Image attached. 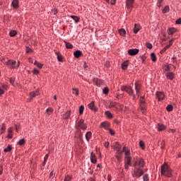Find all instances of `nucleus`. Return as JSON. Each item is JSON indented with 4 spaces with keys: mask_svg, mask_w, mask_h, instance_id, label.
<instances>
[{
    "mask_svg": "<svg viewBox=\"0 0 181 181\" xmlns=\"http://www.w3.org/2000/svg\"><path fill=\"white\" fill-rule=\"evenodd\" d=\"M83 112H84V106L81 105L79 107V114L81 115V114H83Z\"/></svg>",
    "mask_w": 181,
    "mask_h": 181,
    "instance_id": "45",
    "label": "nucleus"
},
{
    "mask_svg": "<svg viewBox=\"0 0 181 181\" xmlns=\"http://www.w3.org/2000/svg\"><path fill=\"white\" fill-rule=\"evenodd\" d=\"M104 83V81L100 79H96V84H103Z\"/></svg>",
    "mask_w": 181,
    "mask_h": 181,
    "instance_id": "55",
    "label": "nucleus"
},
{
    "mask_svg": "<svg viewBox=\"0 0 181 181\" xmlns=\"http://www.w3.org/2000/svg\"><path fill=\"white\" fill-rule=\"evenodd\" d=\"M17 144L22 146L25 144V139H20Z\"/></svg>",
    "mask_w": 181,
    "mask_h": 181,
    "instance_id": "40",
    "label": "nucleus"
},
{
    "mask_svg": "<svg viewBox=\"0 0 181 181\" xmlns=\"http://www.w3.org/2000/svg\"><path fill=\"white\" fill-rule=\"evenodd\" d=\"M112 147L113 149H116L117 152V155L116 156L117 160H121V155H122V151H121V144H119V142H115Z\"/></svg>",
    "mask_w": 181,
    "mask_h": 181,
    "instance_id": "2",
    "label": "nucleus"
},
{
    "mask_svg": "<svg viewBox=\"0 0 181 181\" xmlns=\"http://www.w3.org/2000/svg\"><path fill=\"white\" fill-rule=\"evenodd\" d=\"M47 159H49V154H46L45 156L44 157V163L43 165L46 164V162H47Z\"/></svg>",
    "mask_w": 181,
    "mask_h": 181,
    "instance_id": "48",
    "label": "nucleus"
},
{
    "mask_svg": "<svg viewBox=\"0 0 181 181\" xmlns=\"http://www.w3.org/2000/svg\"><path fill=\"white\" fill-rule=\"evenodd\" d=\"M128 53L130 56H136L139 53V49H130L128 50Z\"/></svg>",
    "mask_w": 181,
    "mask_h": 181,
    "instance_id": "9",
    "label": "nucleus"
},
{
    "mask_svg": "<svg viewBox=\"0 0 181 181\" xmlns=\"http://www.w3.org/2000/svg\"><path fill=\"white\" fill-rule=\"evenodd\" d=\"M139 145H140V148H141L142 149H145V144L144 143V141H140L139 142Z\"/></svg>",
    "mask_w": 181,
    "mask_h": 181,
    "instance_id": "49",
    "label": "nucleus"
},
{
    "mask_svg": "<svg viewBox=\"0 0 181 181\" xmlns=\"http://www.w3.org/2000/svg\"><path fill=\"white\" fill-rule=\"evenodd\" d=\"M156 95L158 101H162V100H165V93L163 92H157Z\"/></svg>",
    "mask_w": 181,
    "mask_h": 181,
    "instance_id": "11",
    "label": "nucleus"
},
{
    "mask_svg": "<svg viewBox=\"0 0 181 181\" xmlns=\"http://www.w3.org/2000/svg\"><path fill=\"white\" fill-rule=\"evenodd\" d=\"M138 166L139 168L142 169L145 166V161L142 158H138L135 163L134 166Z\"/></svg>",
    "mask_w": 181,
    "mask_h": 181,
    "instance_id": "6",
    "label": "nucleus"
},
{
    "mask_svg": "<svg viewBox=\"0 0 181 181\" xmlns=\"http://www.w3.org/2000/svg\"><path fill=\"white\" fill-rule=\"evenodd\" d=\"M9 81L13 86L15 85V78H10Z\"/></svg>",
    "mask_w": 181,
    "mask_h": 181,
    "instance_id": "52",
    "label": "nucleus"
},
{
    "mask_svg": "<svg viewBox=\"0 0 181 181\" xmlns=\"http://www.w3.org/2000/svg\"><path fill=\"white\" fill-rule=\"evenodd\" d=\"M105 114L107 118H112V114L110 111H106Z\"/></svg>",
    "mask_w": 181,
    "mask_h": 181,
    "instance_id": "37",
    "label": "nucleus"
},
{
    "mask_svg": "<svg viewBox=\"0 0 181 181\" xmlns=\"http://www.w3.org/2000/svg\"><path fill=\"white\" fill-rule=\"evenodd\" d=\"M78 127L81 129H83V131H86L87 129V125L84 124V119H81L78 121Z\"/></svg>",
    "mask_w": 181,
    "mask_h": 181,
    "instance_id": "8",
    "label": "nucleus"
},
{
    "mask_svg": "<svg viewBox=\"0 0 181 181\" xmlns=\"http://www.w3.org/2000/svg\"><path fill=\"white\" fill-rule=\"evenodd\" d=\"M170 65H168L166 69H165V71H167V73H169V71H170Z\"/></svg>",
    "mask_w": 181,
    "mask_h": 181,
    "instance_id": "59",
    "label": "nucleus"
},
{
    "mask_svg": "<svg viewBox=\"0 0 181 181\" xmlns=\"http://www.w3.org/2000/svg\"><path fill=\"white\" fill-rule=\"evenodd\" d=\"M170 9L169 8V6H165V8L163 9V13H168Z\"/></svg>",
    "mask_w": 181,
    "mask_h": 181,
    "instance_id": "36",
    "label": "nucleus"
},
{
    "mask_svg": "<svg viewBox=\"0 0 181 181\" xmlns=\"http://www.w3.org/2000/svg\"><path fill=\"white\" fill-rule=\"evenodd\" d=\"M161 175L163 176H166L167 177H172L173 175V172H172V169H170V166L168 164H163L161 166Z\"/></svg>",
    "mask_w": 181,
    "mask_h": 181,
    "instance_id": "1",
    "label": "nucleus"
},
{
    "mask_svg": "<svg viewBox=\"0 0 181 181\" xmlns=\"http://www.w3.org/2000/svg\"><path fill=\"white\" fill-rule=\"evenodd\" d=\"M110 93V89L108 88H105L103 89V94H108Z\"/></svg>",
    "mask_w": 181,
    "mask_h": 181,
    "instance_id": "50",
    "label": "nucleus"
},
{
    "mask_svg": "<svg viewBox=\"0 0 181 181\" xmlns=\"http://www.w3.org/2000/svg\"><path fill=\"white\" fill-rule=\"evenodd\" d=\"M67 112H69V111H67L66 113L63 115L64 119H68V118H69V113H67Z\"/></svg>",
    "mask_w": 181,
    "mask_h": 181,
    "instance_id": "54",
    "label": "nucleus"
},
{
    "mask_svg": "<svg viewBox=\"0 0 181 181\" xmlns=\"http://www.w3.org/2000/svg\"><path fill=\"white\" fill-rule=\"evenodd\" d=\"M146 46L147 49H152V47H153V45L150 42L146 43Z\"/></svg>",
    "mask_w": 181,
    "mask_h": 181,
    "instance_id": "51",
    "label": "nucleus"
},
{
    "mask_svg": "<svg viewBox=\"0 0 181 181\" xmlns=\"http://www.w3.org/2000/svg\"><path fill=\"white\" fill-rule=\"evenodd\" d=\"M141 87L142 86H141V83H139V82L135 83L136 94L138 97H139V91L141 90Z\"/></svg>",
    "mask_w": 181,
    "mask_h": 181,
    "instance_id": "10",
    "label": "nucleus"
},
{
    "mask_svg": "<svg viewBox=\"0 0 181 181\" xmlns=\"http://www.w3.org/2000/svg\"><path fill=\"white\" fill-rule=\"evenodd\" d=\"M143 180H144V181H148V180H149V175L145 174V175L143 176Z\"/></svg>",
    "mask_w": 181,
    "mask_h": 181,
    "instance_id": "43",
    "label": "nucleus"
},
{
    "mask_svg": "<svg viewBox=\"0 0 181 181\" xmlns=\"http://www.w3.org/2000/svg\"><path fill=\"white\" fill-rule=\"evenodd\" d=\"M52 13H54V15H57V10L56 8H54V9L52 10Z\"/></svg>",
    "mask_w": 181,
    "mask_h": 181,
    "instance_id": "63",
    "label": "nucleus"
},
{
    "mask_svg": "<svg viewBox=\"0 0 181 181\" xmlns=\"http://www.w3.org/2000/svg\"><path fill=\"white\" fill-rule=\"evenodd\" d=\"M83 69L84 70H88V65H87V62H83Z\"/></svg>",
    "mask_w": 181,
    "mask_h": 181,
    "instance_id": "53",
    "label": "nucleus"
},
{
    "mask_svg": "<svg viewBox=\"0 0 181 181\" xmlns=\"http://www.w3.org/2000/svg\"><path fill=\"white\" fill-rule=\"evenodd\" d=\"M167 111L170 112L173 110V106L172 105H168L166 107Z\"/></svg>",
    "mask_w": 181,
    "mask_h": 181,
    "instance_id": "41",
    "label": "nucleus"
},
{
    "mask_svg": "<svg viewBox=\"0 0 181 181\" xmlns=\"http://www.w3.org/2000/svg\"><path fill=\"white\" fill-rule=\"evenodd\" d=\"M129 166H131V165H128V163L124 164V168L126 169V170H128V168H129Z\"/></svg>",
    "mask_w": 181,
    "mask_h": 181,
    "instance_id": "60",
    "label": "nucleus"
},
{
    "mask_svg": "<svg viewBox=\"0 0 181 181\" xmlns=\"http://www.w3.org/2000/svg\"><path fill=\"white\" fill-rule=\"evenodd\" d=\"M142 175H144V170H142V168H136L133 174H132V176L133 177H137L139 178L141 177V176H142Z\"/></svg>",
    "mask_w": 181,
    "mask_h": 181,
    "instance_id": "5",
    "label": "nucleus"
},
{
    "mask_svg": "<svg viewBox=\"0 0 181 181\" xmlns=\"http://www.w3.org/2000/svg\"><path fill=\"white\" fill-rule=\"evenodd\" d=\"M169 47H170V45L165 46L163 49L160 50V54H163V53H165V52H166V50L169 49Z\"/></svg>",
    "mask_w": 181,
    "mask_h": 181,
    "instance_id": "35",
    "label": "nucleus"
},
{
    "mask_svg": "<svg viewBox=\"0 0 181 181\" xmlns=\"http://www.w3.org/2000/svg\"><path fill=\"white\" fill-rule=\"evenodd\" d=\"M158 146H160L161 149H165V140L158 141Z\"/></svg>",
    "mask_w": 181,
    "mask_h": 181,
    "instance_id": "30",
    "label": "nucleus"
},
{
    "mask_svg": "<svg viewBox=\"0 0 181 181\" xmlns=\"http://www.w3.org/2000/svg\"><path fill=\"white\" fill-rule=\"evenodd\" d=\"M104 146L105 148H110V142H108V141L105 142Z\"/></svg>",
    "mask_w": 181,
    "mask_h": 181,
    "instance_id": "56",
    "label": "nucleus"
},
{
    "mask_svg": "<svg viewBox=\"0 0 181 181\" xmlns=\"http://www.w3.org/2000/svg\"><path fill=\"white\" fill-rule=\"evenodd\" d=\"M158 131H165L166 129V127L162 124H158L157 126Z\"/></svg>",
    "mask_w": 181,
    "mask_h": 181,
    "instance_id": "20",
    "label": "nucleus"
},
{
    "mask_svg": "<svg viewBox=\"0 0 181 181\" xmlns=\"http://www.w3.org/2000/svg\"><path fill=\"white\" fill-rule=\"evenodd\" d=\"M109 132L110 135H115V132L111 129H109Z\"/></svg>",
    "mask_w": 181,
    "mask_h": 181,
    "instance_id": "57",
    "label": "nucleus"
},
{
    "mask_svg": "<svg viewBox=\"0 0 181 181\" xmlns=\"http://www.w3.org/2000/svg\"><path fill=\"white\" fill-rule=\"evenodd\" d=\"M122 91H125L129 95H133V100H135V95H134V90L129 86H123L122 88Z\"/></svg>",
    "mask_w": 181,
    "mask_h": 181,
    "instance_id": "4",
    "label": "nucleus"
},
{
    "mask_svg": "<svg viewBox=\"0 0 181 181\" xmlns=\"http://www.w3.org/2000/svg\"><path fill=\"white\" fill-rule=\"evenodd\" d=\"M107 4L110 5H115L116 0H105Z\"/></svg>",
    "mask_w": 181,
    "mask_h": 181,
    "instance_id": "42",
    "label": "nucleus"
},
{
    "mask_svg": "<svg viewBox=\"0 0 181 181\" xmlns=\"http://www.w3.org/2000/svg\"><path fill=\"white\" fill-rule=\"evenodd\" d=\"M140 107H141L142 114H145V110H146V107L145 105V100H141Z\"/></svg>",
    "mask_w": 181,
    "mask_h": 181,
    "instance_id": "12",
    "label": "nucleus"
},
{
    "mask_svg": "<svg viewBox=\"0 0 181 181\" xmlns=\"http://www.w3.org/2000/svg\"><path fill=\"white\" fill-rule=\"evenodd\" d=\"M88 106L90 110H92V111H94L95 112L97 111V107H95V105H94V101L89 103Z\"/></svg>",
    "mask_w": 181,
    "mask_h": 181,
    "instance_id": "15",
    "label": "nucleus"
},
{
    "mask_svg": "<svg viewBox=\"0 0 181 181\" xmlns=\"http://www.w3.org/2000/svg\"><path fill=\"white\" fill-rule=\"evenodd\" d=\"M34 65L37 66V67H38V69H42L43 67V64H40V62H38L37 61H35L34 62Z\"/></svg>",
    "mask_w": 181,
    "mask_h": 181,
    "instance_id": "33",
    "label": "nucleus"
},
{
    "mask_svg": "<svg viewBox=\"0 0 181 181\" xmlns=\"http://www.w3.org/2000/svg\"><path fill=\"white\" fill-rule=\"evenodd\" d=\"M91 135H92L91 132H88L86 133V141H88H88H90V139H91Z\"/></svg>",
    "mask_w": 181,
    "mask_h": 181,
    "instance_id": "29",
    "label": "nucleus"
},
{
    "mask_svg": "<svg viewBox=\"0 0 181 181\" xmlns=\"http://www.w3.org/2000/svg\"><path fill=\"white\" fill-rule=\"evenodd\" d=\"M47 114H49V115H50V114H52V112H53V109L52 107H48L47 110H46Z\"/></svg>",
    "mask_w": 181,
    "mask_h": 181,
    "instance_id": "47",
    "label": "nucleus"
},
{
    "mask_svg": "<svg viewBox=\"0 0 181 181\" xmlns=\"http://www.w3.org/2000/svg\"><path fill=\"white\" fill-rule=\"evenodd\" d=\"M173 63H176V57H173L172 59H171Z\"/></svg>",
    "mask_w": 181,
    "mask_h": 181,
    "instance_id": "64",
    "label": "nucleus"
},
{
    "mask_svg": "<svg viewBox=\"0 0 181 181\" xmlns=\"http://www.w3.org/2000/svg\"><path fill=\"white\" fill-rule=\"evenodd\" d=\"M175 23L177 25H181V18H178L176 21Z\"/></svg>",
    "mask_w": 181,
    "mask_h": 181,
    "instance_id": "58",
    "label": "nucleus"
},
{
    "mask_svg": "<svg viewBox=\"0 0 181 181\" xmlns=\"http://www.w3.org/2000/svg\"><path fill=\"white\" fill-rule=\"evenodd\" d=\"M176 33V28H170L168 30V35H173V33Z\"/></svg>",
    "mask_w": 181,
    "mask_h": 181,
    "instance_id": "25",
    "label": "nucleus"
},
{
    "mask_svg": "<svg viewBox=\"0 0 181 181\" xmlns=\"http://www.w3.org/2000/svg\"><path fill=\"white\" fill-rule=\"evenodd\" d=\"M129 62L128 61H126L124 62H123L122 64V70H127V69H128V64H129Z\"/></svg>",
    "mask_w": 181,
    "mask_h": 181,
    "instance_id": "23",
    "label": "nucleus"
},
{
    "mask_svg": "<svg viewBox=\"0 0 181 181\" xmlns=\"http://www.w3.org/2000/svg\"><path fill=\"white\" fill-rule=\"evenodd\" d=\"M152 62H156V55L155 53H151V54Z\"/></svg>",
    "mask_w": 181,
    "mask_h": 181,
    "instance_id": "39",
    "label": "nucleus"
},
{
    "mask_svg": "<svg viewBox=\"0 0 181 181\" xmlns=\"http://www.w3.org/2000/svg\"><path fill=\"white\" fill-rule=\"evenodd\" d=\"M11 151H12V146L11 145H8L7 146V148L4 149V152H5V153L11 152Z\"/></svg>",
    "mask_w": 181,
    "mask_h": 181,
    "instance_id": "34",
    "label": "nucleus"
},
{
    "mask_svg": "<svg viewBox=\"0 0 181 181\" xmlns=\"http://www.w3.org/2000/svg\"><path fill=\"white\" fill-rule=\"evenodd\" d=\"M141 30V25L139 24H135L134 28V33L136 34Z\"/></svg>",
    "mask_w": 181,
    "mask_h": 181,
    "instance_id": "19",
    "label": "nucleus"
},
{
    "mask_svg": "<svg viewBox=\"0 0 181 181\" xmlns=\"http://www.w3.org/2000/svg\"><path fill=\"white\" fill-rule=\"evenodd\" d=\"M6 66H7L9 69H19V62L16 63V61L13 60H8L7 62H4Z\"/></svg>",
    "mask_w": 181,
    "mask_h": 181,
    "instance_id": "3",
    "label": "nucleus"
},
{
    "mask_svg": "<svg viewBox=\"0 0 181 181\" xmlns=\"http://www.w3.org/2000/svg\"><path fill=\"white\" fill-rule=\"evenodd\" d=\"M71 22L74 21L75 23H77L78 22V17L76 16H70Z\"/></svg>",
    "mask_w": 181,
    "mask_h": 181,
    "instance_id": "24",
    "label": "nucleus"
},
{
    "mask_svg": "<svg viewBox=\"0 0 181 181\" xmlns=\"http://www.w3.org/2000/svg\"><path fill=\"white\" fill-rule=\"evenodd\" d=\"M124 153V156H131V151L129 149L127 148L125 146L123 147L122 153Z\"/></svg>",
    "mask_w": 181,
    "mask_h": 181,
    "instance_id": "16",
    "label": "nucleus"
},
{
    "mask_svg": "<svg viewBox=\"0 0 181 181\" xmlns=\"http://www.w3.org/2000/svg\"><path fill=\"white\" fill-rule=\"evenodd\" d=\"M17 32H16V30H10V32H9V36H11V37H13L14 36H16V35H17Z\"/></svg>",
    "mask_w": 181,
    "mask_h": 181,
    "instance_id": "28",
    "label": "nucleus"
},
{
    "mask_svg": "<svg viewBox=\"0 0 181 181\" xmlns=\"http://www.w3.org/2000/svg\"><path fill=\"white\" fill-rule=\"evenodd\" d=\"M6 129V127H5V124H2V125H0V135L2 134H5V130Z\"/></svg>",
    "mask_w": 181,
    "mask_h": 181,
    "instance_id": "22",
    "label": "nucleus"
},
{
    "mask_svg": "<svg viewBox=\"0 0 181 181\" xmlns=\"http://www.w3.org/2000/svg\"><path fill=\"white\" fill-rule=\"evenodd\" d=\"M33 74H39V70H37V69H34V70L33 71Z\"/></svg>",
    "mask_w": 181,
    "mask_h": 181,
    "instance_id": "61",
    "label": "nucleus"
},
{
    "mask_svg": "<svg viewBox=\"0 0 181 181\" xmlns=\"http://www.w3.org/2000/svg\"><path fill=\"white\" fill-rule=\"evenodd\" d=\"M165 76L168 80H173V78H175V74L172 71L167 72Z\"/></svg>",
    "mask_w": 181,
    "mask_h": 181,
    "instance_id": "14",
    "label": "nucleus"
},
{
    "mask_svg": "<svg viewBox=\"0 0 181 181\" xmlns=\"http://www.w3.org/2000/svg\"><path fill=\"white\" fill-rule=\"evenodd\" d=\"M72 94L74 95H78V89L77 88L72 89Z\"/></svg>",
    "mask_w": 181,
    "mask_h": 181,
    "instance_id": "38",
    "label": "nucleus"
},
{
    "mask_svg": "<svg viewBox=\"0 0 181 181\" xmlns=\"http://www.w3.org/2000/svg\"><path fill=\"white\" fill-rule=\"evenodd\" d=\"M162 4H163V0H158L157 6L160 8V6H162Z\"/></svg>",
    "mask_w": 181,
    "mask_h": 181,
    "instance_id": "46",
    "label": "nucleus"
},
{
    "mask_svg": "<svg viewBox=\"0 0 181 181\" xmlns=\"http://www.w3.org/2000/svg\"><path fill=\"white\" fill-rule=\"evenodd\" d=\"M83 52L80 50H76V52H74V56L76 57V59H78L81 56H82Z\"/></svg>",
    "mask_w": 181,
    "mask_h": 181,
    "instance_id": "17",
    "label": "nucleus"
},
{
    "mask_svg": "<svg viewBox=\"0 0 181 181\" xmlns=\"http://www.w3.org/2000/svg\"><path fill=\"white\" fill-rule=\"evenodd\" d=\"M119 33L121 36H125V35L127 34V31H125V29L121 28L119 30Z\"/></svg>",
    "mask_w": 181,
    "mask_h": 181,
    "instance_id": "31",
    "label": "nucleus"
},
{
    "mask_svg": "<svg viewBox=\"0 0 181 181\" xmlns=\"http://www.w3.org/2000/svg\"><path fill=\"white\" fill-rule=\"evenodd\" d=\"M90 161L92 163H97V158H95V154L94 153H90Z\"/></svg>",
    "mask_w": 181,
    "mask_h": 181,
    "instance_id": "18",
    "label": "nucleus"
},
{
    "mask_svg": "<svg viewBox=\"0 0 181 181\" xmlns=\"http://www.w3.org/2000/svg\"><path fill=\"white\" fill-rule=\"evenodd\" d=\"M39 95V91L37 90H35V91H33L31 93H30V98H33L36 96Z\"/></svg>",
    "mask_w": 181,
    "mask_h": 181,
    "instance_id": "27",
    "label": "nucleus"
},
{
    "mask_svg": "<svg viewBox=\"0 0 181 181\" xmlns=\"http://www.w3.org/2000/svg\"><path fill=\"white\" fill-rule=\"evenodd\" d=\"M55 54L57 56L58 62H63V57L60 55L59 52H55Z\"/></svg>",
    "mask_w": 181,
    "mask_h": 181,
    "instance_id": "32",
    "label": "nucleus"
},
{
    "mask_svg": "<svg viewBox=\"0 0 181 181\" xmlns=\"http://www.w3.org/2000/svg\"><path fill=\"white\" fill-rule=\"evenodd\" d=\"M134 2H135V0H126V6L129 12H131L132 11V6Z\"/></svg>",
    "mask_w": 181,
    "mask_h": 181,
    "instance_id": "7",
    "label": "nucleus"
},
{
    "mask_svg": "<svg viewBox=\"0 0 181 181\" xmlns=\"http://www.w3.org/2000/svg\"><path fill=\"white\" fill-rule=\"evenodd\" d=\"M4 172V167H2V165H0V175H2Z\"/></svg>",
    "mask_w": 181,
    "mask_h": 181,
    "instance_id": "62",
    "label": "nucleus"
},
{
    "mask_svg": "<svg viewBox=\"0 0 181 181\" xmlns=\"http://www.w3.org/2000/svg\"><path fill=\"white\" fill-rule=\"evenodd\" d=\"M11 6H13V9H19V0H13L11 2Z\"/></svg>",
    "mask_w": 181,
    "mask_h": 181,
    "instance_id": "13",
    "label": "nucleus"
},
{
    "mask_svg": "<svg viewBox=\"0 0 181 181\" xmlns=\"http://www.w3.org/2000/svg\"><path fill=\"white\" fill-rule=\"evenodd\" d=\"M100 127L102 128H104L105 129H108V127H110V123L105 122H102L100 124Z\"/></svg>",
    "mask_w": 181,
    "mask_h": 181,
    "instance_id": "21",
    "label": "nucleus"
},
{
    "mask_svg": "<svg viewBox=\"0 0 181 181\" xmlns=\"http://www.w3.org/2000/svg\"><path fill=\"white\" fill-rule=\"evenodd\" d=\"M116 106H117V103H115V102H112V103H110V105H109L110 108H114V107H115Z\"/></svg>",
    "mask_w": 181,
    "mask_h": 181,
    "instance_id": "44",
    "label": "nucleus"
},
{
    "mask_svg": "<svg viewBox=\"0 0 181 181\" xmlns=\"http://www.w3.org/2000/svg\"><path fill=\"white\" fill-rule=\"evenodd\" d=\"M124 159H125V163H127V165H131V160L132 159V157L127 156V157H124Z\"/></svg>",
    "mask_w": 181,
    "mask_h": 181,
    "instance_id": "26",
    "label": "nucleus"
}]
</instances>
